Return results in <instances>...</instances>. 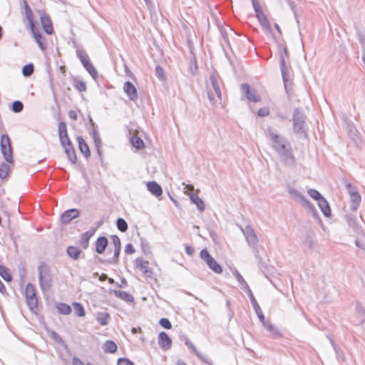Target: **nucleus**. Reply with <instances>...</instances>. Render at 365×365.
<instances>
[{
  "instance_id": "obj_5",
  "label": "nucleus",
  "mask_w": 365,
  "mask_h": 365,
  "mask_svg": "<svg viewBox=\"0 0 365 365\" xmlns=\"http://www.w3.org/2000/svg\"><path fill=\"white\" fill-rule=\"evenodd\" d=\"M76 56L81 61L84 68L88 72L93 79H96L98 76V72L93 63H91L88 55L86 51L83 48L76 49Z\"/></svg>"
},
{
  "instance_id": "obj_40",
  "label": "nucleus",
  "mask_w": 365,
  "mask_h": 365,
  "mask_svg": "<svg viewBox=\"0 0 365 365\" xmlns=\"http://www.w3.org/2000/svg\"><path fill=\"white\" fill-rule=\"evenodd\" d=\"M131 145L138 150H141L145 147V144L142 138L137 135H133L130 138Z\"/></svg>"
},
{
  "instance_id": "obj_43",
  "label": "nucleus",
  "mask_w": 365,
  "mask_h": 365,
  "mask_svg": "<svg viewBox=\"0 0 365 365\" xmlns=\"http://www.w3.org/2000/svg\"><path fill=\"white\" fill-rule=\"evenodd\" d=\"M255 255L258 260V267L259 269L266 275V272H269V268L267 264L262 261V257L259 255V251L257 249L255 250Z\"/></svg>"
},
{
  "instance_id": "obj_15",
  "label": "nucleus",
  "mask_w": 365,
  "mask_h": 365,
  "mask_svg": "<svg viewBox=\"0 0 365 365\" xmlns=\"http://www.w3.org/2000/svg\"><path fill=\"white\" fill-rule=\"evenodd\" d=\"M134 264L135 267L140 269L147 277L153 278V271L148 267V261H144L142 257H138L135 259Z\"/></svg>"
},
{
  "instance_id": "obj_62",
  "label": "nucleus",
  "mask_w": 365,
  "mask_h": 365,
  "mask_svg": "<svg viewBox=\"0 0 365 365\" xmlns=\"http://www.w3.org/2000/svg\"><path fill=\"white\" fill-rule=\"evenodd\" d=\"M110 238L113 244L114 248L121 249V242L118 236L113 235L110 236Z\"/></svg>"
},
{
  "instance_id": "obj_36",
  "label": "nucleus",
  "mask_w": 365,
  "mask_h": 365,
  "mask_svg": "<svg viewBox=\"0 0 365 365\" xmlns=\"http://www.w3.org/2000/svg\"><path fill=\"white\" fill-rule=\"evenodd\" d=\"M90 123L92 125L93 127H94L95 123L92 118H90ZM90 134L92 135L95 147H101L102 142L101 139L100 138V135L98 134V132L96 128H93L92 131L90 133Z\"/></svg>"
},
{
  "instance_id": "obj_7",
  "label": "nucleus",
  "mask_w": 365,
  "mask_h": 365,
  "mask_svg": "<svg viewBox=\"0 0 365 365\" xmlns=\"http://www.w3.org/2000/svg\"><path fill=\"white\" fill-rule=\"evenodd\" d=\"M345 186L347 192L350 195V210L352 211H356L360 205L361 201V197L359 192L357 191L356 187L352 185L351 183L349 182H345Z\"/></svg>"
},
{
  "instance_id": "obj_58",
  "label": "nucleus",
  "mask_w": 365,
  "mask_h": 365,
  "mask_svg": "<svg viewBox=\"0 0 365 365\" xmlns=\"http://www.w3.org/2000/svg\"><path fill=\"white\" fill-rule=\"evenodd\" d=\"M155 75L160 81H165L166 78L163 68L159 65L155 67Z\"/></svg>"
},
{
  "instance_id": "obj_30",
  "label": "nucleus",
  "mask_w": 365,
  "mask_h": 365,
  "mask_svg": "<svg viewBox=\"0 0 365 365\" xmlns=\"http://www.w3.org/2000/svg\"><path fill=\"white\" fill-rule=\"evenodd\" d=\"M113 294L117 298L120 299L126 302H134L133 296L127 292L113 290Z\"/></svg>"
},
{
  "instance_id": "obj_51",
  "label": "nucleus",
  "mask_w": 365,
  "mask_h": 365,
  "mask_svg": "<svg viewBox=\"0 0 365 365\" xmlns=\"http://www.w3.org/2000/svg\"><path fill=\"white\" fill-rule=\"evenodd\" d=\"M74 312L76 314L78 317H84L86 314L85 309L83 306L79 302H73V303Z\"/></svg>"
},
{
  "instance_id": "obj_29",
  "label": "nucleus",
  "mask_w": 365,
  "mask_h": 365,
  "mask_svg": "<svg viewBox=\"0 0 365 365\" xmlns=\"http://www.w3.org/2000/svg\"><path fill=\"white\" fill-rule=\"evenodd\" d=\"M315 233L313 230H308L304 235V239L303 241L304 245L309 249L312 250L314 245V237Z\"/></svg>"
},
{
  "instance_id": "obj_64",
  "label": "nucleus",
  "mask_w": 365,
  "mask_h": 365,
  "mask_svg": "<svg viewBox=\"0 0 365 365\" xmlns=\"http://www.w3.org/2000/svg\"><path fill=\"white\" fill-rule=\"evenodd\" d=\"M269 114V110L267 107L261 108L257 111V115L259 117H265Z\"/></svg>"
},
{
  "instance_id": "obj_27",
  "label": "nucleus",
  "mask_w": 365,
  "mask_h": 365,
  "mask_svg": "<svg viewBox=\"0 0 365 365\" xmlns=\"http://www.w3.org/2000/svg\"><path fill=\"white\" fill-rule=\"evenodd\" d=\"M120 250L121 249H118V248H114V253H113V257L110 259H102L101 257H98V260L99 262L101 263H107V264H117L119 262V255H120Z\"/></svg>"
},
{
  "instance_id": "obj_1",
  "label": "nucleus",
  "mask_w": 365,
  "mask_h": 365,
  "mask_svg": "<svg viewBox=\"0 0 365 365\" xmlns=\"http://www.w3.org/2000/svg\"><path fill=\"white\" fill-rule=\"evenodd\" d=\"M39 286L43 292L51 289L53 284V277L49 266L41 262L38 267Z\"/></svg>"
},
{
  "instance_id": "obj_21",
  "label": "nucleus",
  "mask_w": 365,
  "mask_h": 365,
  "mask_svg": "<svg viewBox=\"0 0 365 365\" xmlns=\"http://www.w3.org/2000/svg\"><path fill=\"white\" fill-rule=\"evenodd\" d=\"M108 245V240L105 236L98 237L95 242V252L98 254H103Z\"/></svg>"
},
{
  "instance_id": "obj_52",
  "label": "nucleus",
  "mask_w": 365,
  "mask_h": 365,
  "mask_svg": "<svg viewBox=\"0 0 365 365\" xmlns=\"http://www.w3.org/2000/svg\"><path fill=\"white\" fill-rule=\"evenodd\" d=\"M140 245H141L142 252L145 255H148L152 254L149 242L145 239H144L143 237L140 238Z\"/></svg>"
},
{
  "instance_id": "obj_31",
  "label": "nucleus",
  "mask_w": 365,
  "mask_h": 365,
  "mask_svg": "<svg viewBox=\"0 0 365 365\" xmlns=\"http://www.w3.org/2000/svg\"><path fill=\"white\" fill-rule=\"evenodd\" d=\"M256 17L263 29H264L266 31L272 32V28L269 21L264 13L256 15Z\"/></svg>"
},
{
  "instance_id": "obj_14",
  "label": "nucleus",
  "mask_w": 365,
  "mask_h": 365,
  "mask_svg": "<svg viewBox=\"0 0 365 365\" xmlns=\"http://www.w3.org/2000/svg\"><path fill=\"white\" fill-rule=\"evenodd\" d=\"M36 21L34 22V26L31 25H29V28L31 29V31L32 32V34L34 36V38H35L36 42L38 43L39 48L42 51H45L47 48V45L46 43V38L45 37L41 34V33L39 31V30L36 28Z\"/></svg>"
},
{
  "instance_id": "obj_16",
  "label": "nucleus",
  "mask_w": 365,
  "mask_h": 365,
  "mask_svg": "<svg viewBox=\"0 0 365 365\" xmlns=\"http://www.w3.org/2000/svg\"><path fill=\"white\" fill-rule=\"evenodd\" d=\"M80 211L76 208L69 209L64 212H63L61 215V221L63 224L67 225L72 220L78 217L79 216Z\"/></svg>"
},
{
  "instance_id": "obj_50",
  "label": "nucleus",
  "mask_w": 365,
  "mask_h": 365,
  "mask_svg": "<svg viewBox=\"0 0 365 365\" xmlns=\"http://www.w3.org/2000/svg\"><path fill=\"white\" fill-rule=\"evenodd\" d=\"M116 226L119 231L125 232L128 230V226L127 222L122 217H118L116 220Z\"/></svg>"
},
{
  "instance_id": "obj_61",
  "label": "nucleus",
  "mask_w": 365,
  "mask_h": 365,
  "mask_svg": "<svg viewBox=\"0 0 365 365\" xmlns=\"http://www.w3.org/2000/svg\"><path fill=\"white\" fill-rule=\"evenodd\" d=\"M195 355L197 356L199 359H200L202 361L208 364H212V360L210 359V358L205 355H203L201 352L199 351H197V353H195Z\"/></svg>"
},
{
  "instance_id": "obj_35",
  "label": "nucleus",
  "mask_w": 365,
  "mask_h": 365,
  "mask_svg": "<svg viewBox=\"0 0 365 365\" xmlns=\"http://www.w3.org/2000/svg\"><path fill=\"white\" fill-rule=\"evenodd\" d=\"M355 310L358 323L360 324L364 323L365 322V309L364 307L359 302H356Z\"/></svg>"
},
{
  "instance_id": "obj_55",
  "label": "nucleus",
  "mask_w": 365,
  "mask_h": 365,
  "mask_svg": "<svg viewBox=\"0 0 365 365\" xmlns=\"http://www.w3.org/2000/svg\"><path fill=\"white\" fill-rule=\"evenodd\" d=\"M11 109L14 113H20L24 109V104L20 101H15L12 103Z\"/></svg>"
},
{
  "instance_id": "obj_54",
  "label": "nucleus",
  "mask_w": 365,
  "mask_h": 365,
  "mask_svg": "<svg viewBox=\"0 0 365 365\" xmlns=\"http://www.w3.org/2000/svg\"><path fill=\"white\" fill-rule=\"evenodd\" d=\"M307 193L308 195L312 197L314 200H315L316 201H317V203L322 200L324 198V197L321 195V193L315 190V189H313V188H311V189H309L307 190Z\"/></svg>"
},
{
  "instance_id": "obj_24",
  "label": "nucleus",
  "mask_w": 365,
  "mask_h": 365,
  "mask_svg": "<svg viewBox=\"0 0 365 365\" xmlns=\"http://www.w3.org/2000/svg\"><path fill=\"white\" fill-rule=\"evenodd\" d=\"M67 255L73 259L78 260V259L84 258V254L82 250L76 246L70 245L66 249Z\"/></svg>"
},
{
  "instance_id": "obj_34",
  "label": "nucleus",
  "mask_w": 365,
  "mask_h": 365,
  "mask_svg": "<svg viewBox=\"0 0 365 365\" xmlns=\"http://www.w3.org/2000/svg\"><path fill=\"white\" fill-rule=\"evenodd\" d=\"M318 206L325 217H330L331 211L327 200L324 197L318 202Z\"/></svg>"
},
{
  "instance_id": "obj_47",
  "label": "nucleus",
  "mask_w": 365,
  "mask_h": 365,
  "mask_svg": "<svg viewBox=\"0 0 365 365\" xmlns=\"http://www.w3.org/2000/svg\"><path fill=\"white\" fill-rule=\"evenodd\" d=\"M91 237L88 236V235H86L85 232L81 235L78 245L83 249L86 250L88 249L89 246V240Z\"/></svg>"
},
{
  "instance_id": "obj_13",
  "label": "nucleus",
  "mask_w": 365,
  "mask_h": 365,
  "mask_svg": "<svg viewBox=\"0 0 365 365\" xmlns=\"http://www.w3.org/2000/svg\"><path fill=\"white\" fill-rule=\"evenodd\" d=\"M37 12L40 14L41 24L45 33L52 34L53 28L50 16L43 10H38Z\"/></svg>"
},
{
  "instance_id": "obj_22",
  "label": "nucleus",
  "mask_w": 365,
  "mask_h": 365,
  "mask_svg": "<svg viewBox=\"0 0 365 365\" xmlns=\"http://www.w3.org/2000/svg\"><path fill=\"white\" fill-rule=\"evenodd\" d=\"M76 140L78 144V149L80 152L84 155L86 158H88L91 156V150L87 143L81 135L76 137Z\"/></svg>"
},
{
  "instance_id": "obj_44",
  "label": "nucleus",
  "mask_w": 365,
  "mask_h": 365,
  "mask_svg": "<svg viewBox=\"0 0 365 365\" xmlns=\"http://www.w3.org/2000/svg\"><path fill=\"white\" fill-rule=\"evenodd\" d=\"M56 307L58 309V312L61 314H69L71 312V307L63 302H59L56 304Z\"/></svg>"
},
{
  "instance_id": "obj_20",
  "label": "nucleus",
  "mask_w": 365,
  "mask_h": 365,
  "mask_svg": "<svg viewBox=\"0 0 365 365\" xmlns=\"http://www.w3.org/2000/svg\"><path fill=\"white\" fill-rule=\"evenodd\" d=\"M158 344L161 349L167 351L172 346V339L165 331H161L158 334Z\"/></svg>"
},
{
  "instance_id": "obj_57",
  "label": "nucleus",
  "mask_w": 365,
  "mask_h": 365,
  "mask_svg": "<svg viewBox=\"0 0 365 365\" xmlns=\"http://www.w3.org/2000/svg\"><path fill=\"white\" fill-rule=\"evenodd\" d=\"M50 336L56 342L61 344L62 346H66L65 341L55 331H51L50 332Z\"/></svg>"
},
{
  "instance_id": "obj_6",
  "label": "nucleus",
  "mask_w": 365,
  "mask_h": 365,
  "mask_svg": "<svg viewBox=\"0 0 365 365\" xmlns=\"http://www.w3.org/2000/svg\"><path fill=\"white\" fill-rule=\"evenodd\" d=\"M0 147L4 160L9 163H13V149L10 138L7 134L1 135Z\"/></svg>"
},
{
  "instance_id": "obj_38",
  "label": "nucleus",
  "mask_w": 365,
  "mask_h": 365,
  "mask_svg": "<svg viewBox=\"0 0 365 365\" xmlns=\"http://www.w3.org/2000/svg\"><path fill=\"white\" fill-rule=\"evenodd\" d=\"M206 264L215 273L221 274L222 272L221 265L213 257H212Z\"/></svg>"
},
{
  "instance_id": "obj_25",
  "label": "nucleus",
  "mask_w": 365,
  "mask_h": 365,
  "mask_svg": "<svg viewBox=\"0 0 365 365\" xmlns=\"http://www.w3.org/2000/svg\"><path fill=\"white\" fill-rule=\"evenodd\" d=\"M147 188L148 191L155 197H158L163 194V189L161 186L155 181H150L147 183Z\"/></svg>"
},
{
  "instance_id": "obj_63",
  "label": "nucleus",
  "mask_w": 365,
  "mask_h": 365,
  "mask_svg": "<svg viewBox=\"0 0 365 365\" xmlns=\"http://www.w3.org/2000/svg\"><path fill=\"white\" fill-rule=\"evenodd\" d=\"M252 3L254 10L256 13V15L263 13L262 10L261 9V6L259 5L257 0H252Z\"/></svg>"
},
{
  "instance_id": "obj_2",
  "label": "nucleus",
  "mask_w": 365,
  "mask_h": 365,
  "mask_svg": "<svg viewBox=\"0 0 365 365\" xmlns=\"http://www.w3.org/2000/svg\"><path fill=\"white\" fill-rule=\"evenodd\" d=\"M233 274L237 282L241 284L242 289H245V292H247L258 319H259V321H264V314L262 313V311L259 304L257 303L252 290L250 289L248 284L237 270H235Z\"/></svg>"
},
{
  "instance_id": "obj_41",
  "label": "nucleus",
  "mask_w": 365,
  "mask_h": 365,
  "mask_svg": "<svg viewBox=\"0 0 365 365\" xmlns=\"http://www.w3.org/2000/svg\"><path fill=\"white\" fill-rule=\"evenodd\" d=\"M110 318V316L108 312H98L96 315L97 322L102 326L107 325Z\"/></svg>"
},
{
  "instance_id": "obj_9",
  "label": "nucleus",
  "mask_w": 365,
  "mask_h": 365,
  "mask_svg": "<svg viewBox=\"0 0 365 365\" xmlns=\"http://www.w3.org/2000/svg\"><path fill=\"white\" fill-rule=\"evenodd\" d=\"M279 64L284 87L287 93L289 95L292 88V82L289 80V70L286 66L285 59L282 52L280 53Z\"/></svg>"
},
{
  "instance_id": "obj_18",
  "label": "nucleus",
  "mask_w": 365,
  "mask_h": 365,
  "mask_svg": "<svg viewBox=\"0 0 365 365\" xmlns=\"http://www.w3.org/2000/svg\"><path fill=\"white\" fill-rule=\"evenodd\" d=\"M263 327L269 332L270 336L274 339H279L282 336L280 330L274 326L270 322L266 321L264 317V321H260Z\"/></svg>"
},
{
  "instance_id": "obj_33",
  "label": "nucleus",
  "mask_w": 365,
  "mask_h": 365,
  "mask_svg": "<svg viewBox=\"0 0 365 365\" xmlns=\"http://www.w3.org/2000/svg\"><path fill=\"white\" fill-rule=\"evenodd\" d=\"M67 158L72 164H75L77 161V155L73 145L63 148Z\"/></svg>"
},
{
  "instance_id": "obj_4",
  "label": "nucleus",
  "mask_w": 365,
  "mask_h": 365,
  "mask_svg": "<svg viewBox=\"0 0 365 365\" xmlns=\"http://www.w3.org/2000/svg\"><path fill=\"white\" fill-rule=\"evenodd\" d=\"M267 134L272 143V147L276 153L284 150L290 144L288 140L279 134L274 132V129L271 127L267 128Z\"/></svg>"
},
{
  "instance_id": "obj_28",
  "label": "nucleus",
  "mask_w": 365,
  "mask_h": 365,
  "mask_svg": "<svg viewBox=\"0 0 365 365\" xmlns=\"http://www.w3.org/2000/svg\"><path fill=\"white\" fill-rule=\"evenodd\" d=\"M102 349L105 353L114 354L118 350V346L115 341L107 340L103 344Z\"/></svg>"
},
{
  "instance_id": "obj_39",
  "label": "nucleus",
  "mask_w": 365,
  "mask_h": 365,
  "mask_svg": "<svg viewBox=\"0 0 365 365\" xmlns=\"http://www.w3.org/2000/svg\"><path fill=\"white\" fill-rule=\"evenodd\" d=\"M0 276L6 281V282H11L13 279L12 275L10 272L9 268L3 264H0Z\"/></svg>"
},
{
  "instance_id": "obj_12",
  "label": "nucleus",
  "mask_w": 365,
  "mask_h": 365,
  "mask_svg": "<svg viewBox=\"0 0 365 365\" xmlns=\"http://www.w3.org/2000/svg\"><path fill=\"white\" fill-rule=\"evenodd\" d=\"M240 90L245 94V96L249 101L257 103L261 101V98L257 94L256 90L251 88L248 83H242L240 85Z\"/></svg>"
},
{
  "instance_id": "obj_26",
  "label": "nucleus",
  "mask_w": 365,
  "mask_h": 365,
  "mask_svg": "<svg viewBox=\"0 0 365 365\" xmlns=\"http://www.w3.org/2000/svg\"><path fill=\"white\" fill-rule=\"evenodd\" d=\"M190 201L194 203L197 208L200 211L203 212L205 209L204 201L198 196L197 193L192 192L190 195Z\"/></svg>"
},
{
  "instance_id": "obj_45",
  "label": "nucleus",
  "mask_w": 365,
  "mask_h": 365,
  "mask_svg": "<svg viewBox=\"0 0 365 365\" xmlns=\"http://www.w3.org/2000/svg\"><path fill=\"white\" fill-rule=\"evenodd\" d=\"M189 70L190 73L192 76H195L197 73L198 71V65H197V61L194 54L190 57V67Z\"/></svg>"
},
{
  "instance_id": "obj_3",
  "label": "nucleus",
  "mask_w": 365,
  "mask_h": 365,
  "mask_svg": "<svg viewBox=\"0 0 365 365\" xmlns=\"http://www.w3.org/2000/svg\"><path fill=\"white\" fill-rule=\"evenodd\" d=\"M306 115L302 109L297 108L292 114L293 131L297 135H307L305 128Z\"/></svg>"
},
{
  "instance_id": "obj_37",
  "label": "nucleus",
  "mask_w": 365,
  "mask_h": 365,
  "mask_svg": "<svg viewBox=\"0 0 365 365\" xmlns=\"http://www.w3.org/2000/svg\"><path fill=\"white\" fill-rule=\"evenodd\" d=\"M23 1H24V7L25 9V15H26V19L28 20L29 25H31L34 26V22L35 21H34V16L33 11H32L31 9L30 8L29 5L28 4V3L26 2V1L23 0Z\"/></svg>"
},
{
  "instance_id": "obj_19",
  "label": "nucleus",
  "mask_w": 365,
  "mask_h": 365,
  "mask_svg": "<svg viewBox=\"0 0 365 365\" xmlns=\"http://www.w3.org/2000/svg\"><path fill=\"white\" fill-rule=\"evenodd\" d=\"M124 92L132 101H135L138 98V91L135 86L130 81H126L123 86Z\"/></svg>"
},
{
  "instance_id": "obj_46",
  "label": "nucleus",
  "mask_w": 365,
  "mask_h": 365,
  "mask_svg": "<svg viewBox=\"0 0 365 365\" xmlns=\"http://www.w3.org/2000/svg\"><path fill=\"white\" fill-rule=\"evenodd\" d=\"M356 36H357V38L361 46V48H362L361 58H362L363 63L365 65V37H364V34H362V32L359 30L356 31Z\"/></svg>"
},
{
  "instance_id": "obj_49",
  "label": "nucleus",
  "mask_w": 365,
  "mask_h": 365,
  "mask_svg": "<svg viewBox=\"0 0 365 365\" xmlns=\"http://www.w3.org/2000/svg\"><path fill=\"white\" fill-rule=\"evenodd\" d=\"M331 345L335 351L336 359L341 361H345V355L342 349L336 346L333 341H331Z\"/></svg>"
},
{
  "instance_id": "obj_60",
  "label": "nucleus",
  "mask_w": 365,
  "mask_h": 365,
  "mask_svg": "<svg viewBox=\"0 0 365 365\" xmlns=\"http://www.w3.org/2000/svg\"><path fill=\"white\" fill-rule=\"evenodd\" d=\"M159 324L166 329H170L172 328V324L167 318H161L159 320Z\"/></svg>"
},
{
  "instance_id": "obj_17",
  "label": "nucleus",
  "mask_w": 365,
  "mask_h": 365,
  "mask_svg": "<svg viewBox=\"0 0 365 365\" xmlns=\"http://www.w3.org/2000/svg\"><path fill=\"white\" fill-rule=\"evenodd\" d=\"M243 233L250 246L254 247L257 245L259 242L258 238L254 230L250 225L245 227V230H243Z\"/></svg>"
},
{
  "instance_id": "obj_10",
  "label": "nucleus",
  "mask_w": 365,
  "mask_h": 365,
  "mask_svg": "<svg viewBox=\"0 0 365 365\" xmlns=\"http://www.w3.org/2000/svg\"><path fill=\"white\" fill-rule=\"evenodd\" d=\"M279 157L281 163L288 167H293L296 164V159L293 154L291 145L287 147L284 150L277 153Z\"/></svg>"
},
{
  "instance_id": "obj_59",
  "label": "nucleus",
  "mask_w": 365,
  "mask_h": 365,
  "mask_svg": "<svg viewBox=\"0 0 365 365\" xmlns=\"http://www.w3.org/2000/svg\"><path fill=\"white\" fill-rule=\"evenodd\" d=\"M200 256L206 263L212 257L207 249L202 250Z\"/></svg>"
},
{
  "instance_id": "obj_32",
  "label": "nucleus",
  "mask_w": 365,
  "mask_h": 365,
  "mask_svg": "<svg viewBox=\"0 0 365 365\" xmlns=\"http://www.w3.org/2000/svg\"><path fill=\"white\" fill-rule=\"evenodd\" d=\"M210 81L211 86H212L213 90L215 91V92L218 99L221 100V98H222V93H221L220 85H219V83H218L217 79L216 78V76H215V74L214 73L210 74Z\"/></svg>"
},
{
  "instance_id": "obj_23",
  "label": "nucleus",
  "mask_w": 365,
  "mask_h": 365,
  "mask_svg": "<svg viewBox=\"0 0 365 365\" xmlns=\"http://www.w3.org/2000/svg\"><path fill=\"white\" fill-rule=\"evenodd\" d=\"M346 222L348 224L349 228L352 230V232L359 234L361 232V227L356 222V217L352 215H345Z\"/></svg>"
},
{
  "instance_id": "obj_48",
  "label": "nucleus",
  "mask_w": 365,
  "mask_h": 365,
  "mask_svg": "<svg viewBox=\"0 0 365 365\" xmlns=\"http://www.w3.org/2000/svg\"><path fill=\"white\" fill-rule=\"evenodd\" d=\"M22 75L25 77H30L34 72V66L30 63L22 67Z\"/></svg>"
},
{
  "instance_id": "obj_53",
  "label": "nucleus",
  "mask_w": 365,
  "mask_h": 365,
  "mask_svg": "<svg viewBox=\"0 0 365 365\" xmlns=\"http://www.w3.org/2000/svg\"><path fill=\"white\" fill-rule=\"evenodd\" d=\"M10 172V167L5 163L0 164V178L5 179Z\"/></svg>"
},
{
  "instance_id": "obj_42",
  "label": "nucleus",
  "mask_w": 365,
  "mask_h": 365,
  "mask_svg": "<svg viewBox=\"0 0 365 365\" xmlns=\"http://www.w3.org/2000/svg\"><path fill=\"white\" fill-rule=\"evenodd\" d=\"M73 86L79 92H84L87 88L86 83L78 77L73 79Z\"/></svg>"
},
{
  "instance_id": "obj_56",
  "label": "nucleus",
  "mask_w": 365,
  "mask_h": 365,
  "mask_svg": "<svg viewBox=\"0 0 365 365\" xmlns=\"http://www.w3.org/2000/svg\"><path fill=\"white\" fill-rule=\"evenodd\" d=\"M219 29L222 36L223 43H225L227 46L230 47V43L226 29L222 26L219 27Z\"/></svg>"
},
{
  "instance_id": "obj_11",
  "label": "nucleus",
  "mask_w": 365,
  "mask_h": 365,
  "mask_svg": "<svg viewBox=\"0 0 365 365\" xmlns=\"http://www.w3.org/2000/svg\"><path fill=\"white\" fill-rule=\"evenodd\" d=\"M58 134L62 148L73 145L68 134L66 123L64 121H61L58 123Z\"/></svg>"
},
{
  "instance_id": "obj_8",
  "label": "nucleus",
  "mask_w": 365,
  "mask_h": 365,
  "mask_svg": "<svg viewBox=\"0 0 365 365\" xmlns=\"http://www.w3.org/2000/svg\"><path fill=\"white\" fill-rule=\"evenodd\" d=\"M25 296L26 304L29 309L34 312L37 309L38 299L34 286L31 283H28L25 289Z\"/></svg>"
}]
</instances>
